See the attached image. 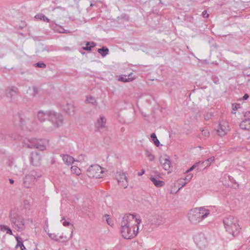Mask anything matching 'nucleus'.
I'll use <instances>...</instances> for the list:
<instances>
[{"label":"nucleus","mask_w":250,"mask_h":250,"mask_svg":"<svg viewBox=\"0 0 250 250\" xmlns=\"http://www.w3.org/2000/svg\"><path fill=\"white\" fill-rule=\"evenodd\" d=\"M135 215L132 214H125L123 217L121 222V233L122 236L127 239L135 236L139 229L138 225L141 220L135 218Z\"/></svg>","instance_id":"obj_1"},{"label":"nucleus","mask_w":250,"mask_h":250,"mask_svg":"<svg viewBox=\"0 0 250 250\" xmlns=\"http://www.w3.org/2000/svg\"><path fill=\"white\" fill-rule=\"evenodd\" d=\"M62 122L63 116L61 113L49 110L48 120L42 125V126L45 130L51 131L62 125Z\"/></svg>","instance_id":"obj_2"},{"label":"nucleus","mask_w":250,"mask_h":250,"mask_svg":"<svg viewBox=\"0 0 250 250\" xmlns=\"http://www.w3.org/2000/svg\"><path fill=\"white\" fill-rule=\"evenodd\" d=\"M238 219L232 215H228L223 220L224 228L226 231L235 236L239 233L241 228Z\"/></svg>","instance_id":"obj_3"},{"label":"nucleus","mask_w":250,"mask_h":250,"mask_svg":"<svg viewBox=\"0 0 250 250\" xmlns=\"http://www.w3.org/2000/svg\"><path fill=\"white\" fill-rule=\"evenodd\" d=\"M209 210L204 207L191 209L188 213V219L192 224H197L207 217Z\"/></svg>","instance_id":"obj_4"},{"label":"nucleus","mask_w":250,"mask_h":250,"mask_svg":"<svg viewBox=\"0 0 250 250\" xmlns=\"http://www.w3.org/2000/svg\"><path fill=\"white\" fill-rule=\"evenodd\" d=\"M9 219L12 227L18 231H22L25 230V222L22 216L16 212H11Z\"/></svg>","instance_id":"obj_5"},{"label":"nucleus","mask_w":250,"mask_h":250,"mask_svg":"<svg viewBox=\"0 0 250 250\" xmlns=\"http://www.w3.org/2000/svg\"><path fill=\"white\" fill-rule=\"evenodd\" d=\"M193 239L195 245L199 249L204 250L207 247L208 242L204 233H197L193 236Z\"/></svg>","instance_id":"obj_6"},{"label":"nucleus","mask_w":250,"mask_h":250,"mask_svg":"<svg viewBox=\"0 0 250 250\" xmlns=\"http://www.w3.org/2000/svg\"><path fill=\"white\" fill-rule=\"evenodd\" d=\"M23 146L29 148H37L40 150L45 149V146L42 144L41 141L34 138L24 140Z\"/></svg>","instance_id":"obj_7"},{"label":"nucleus","mask_w":250,"mask_h":250,"mask_svg":"<svg viewBox=\"0 0 250 250\" xmlns=\"http://www.w3.org/2000/svg\"><path fill=\"white\" fill-rule=\"evenodd\" d=\"M103 174L102 167L98 165H91L87 170V175L90 178H100Z\"/></svg>","instance_id":"obj_8"},{"label":"nucleus","mask_w":250,"mask_h":250,"mask_svg":"<svg viewBox=\"0 0 250 250\" xmlns=\"http://www.w3.org/2000/svg\"><path fill=\"white\" fill-rule=\"evenodd\" d=\"M35 172L31 171L29 174L25 176L23 179V186L26 188H29L32 185L35 178Z\"/></svg>","instance_id":"obj_9"},{"label":"nucleus","mask_w":250,"mask_h":250,"mask_svg":"<svg viewBox=\"0 0 250 250\" xmlns=\"http://www.w3.org/2000/svg\"><path fill=\"white\" fill-rule=\"evenodd\" d=\"M116 177L119 184L121 186L123 187L124 188H125L127 187L128 184L127 181V178L124 173H117L116 175Z\"/></svg>","instance_id":"obj_10"},{"label":"nucleus","mask_w":250,"mask_h":250,"mask_svg":"<svg viewBox=\"0 0 250 250\" xmlns=\"http://www.w3.org/2000/svg\"><path fill=\"white\" fill-rule=\"evenodd\" d=\"M30 155V161L31 164L35 166H39L41 160V156L40 154L37 152H31Z\"/></svg>","instance_id":"obj_11"},{"label":"nucleus","mask_w":250,"mask_h":250,"mask_svg":"<svg viewBox=\"0 0 250 250\" xmlns=\"http://www.w3.org/2000/svg\"><path fill=\"white\" fill-rule=\"evenodd\" d=\"M53 11L55 16L58 19L63 18L66 13V9L60 6L54 8Z\"/></svg>","instance_id":"obj_12"},{"label":"nucleus","mask_w":250,"mask_h":250,"mask_svg":"<svg viewBox=\"0 0 250 250\" xmlns=\"http://www.w3.org/2000/svg\"><path fill=\"white\" fill-rule=\"evenodd\" d=\"M229 130L228 123H223V124H220L219 128L217 129V131L219 135L221 136H224L226 134L227 132Z\"/></svg>","instance_id":"obj_13"},{"label":"nucleus","mask_w":250,"mask_h":250,"mask_svg":"<svg viewBox=\"0 0 250 250\" xmlns=\"http://www.w3.org/2000/svg\"><path fill=\"white\" fill-rule=\"evenodd\" d=\"M37 118L38 120L40 122H44V124L47 121L46 119L48 120L49 118V110L43 111L42 110H40L38 111Z\"/></svg>","instance_id":"obj_14"},{"label":"nucleus","mask_w":250,"mask_h":250,"mask_svg":"<svg viewBox=\"0 0 250 250\" xmlns=\"http://www.w3.org/2000/svg\"><path fill=\"white\" fill-rule=\"evenodd\" d=\"M106 122V120L105 117L103 115L101 116L95 124L96 127L98 130L101 128H104Z\"/></svg>","instance_id":"obj_15"},{"label":"nucleus","mask_w":250,"mask_h":250,"mask_svg":"<svg viewBox=\"0 0 250 250\" xmlns=\"http://www.w3.org/2000/svg\"><path fill=\"white\" fill-rule=\"evenodd\" d=\"M33 119V116L32 114L26 113L23 115L20 118V122L21 125L27 124L30 122L31 120Z\"/></svg>","instance_id":"obj_16"},{"label":"nucleus","mask_w":250,"mask_h":250,"mask_svg":"<svg viewBox=\"0 0 250 250\" xmlns=\"http://www.w3.org/2000/svg\"><path fill=\"white\" fill-rule=\"evenodd\" d=\"M160 163L162 165L164 169L166 170H169L170 167V161L169 158L161 157L160 159Z\"/></svg>","instance_id":"obj_17"},{"label":"nucleus","mask_w":250,"mask_h":250,"mask_svg":"<svg viewBox=\"0 0 250 250\" xmlns=\"http://www.w3.org/2000/svg\"><path fill=\"white\" fill-rule=\"evenodd\" d=\"M17 88L15 86H11L8 87L6 90V96L7 97L10 98V101L12 100V97L17 93Z\"/></svg>","instance_id":"obj_18"},{"label":"nucleus","mask_w":250,"mask_h":250,"mask_svg":"<svg viewBox=\"0 0 250 250\" xmlns=\"http://www.w3.org/2000/svg\"><path fill=\"white\" fill-rule=\"evenodd\" d=\"M150 221L152 224L160 225L163 223V218L162 216L156 214L151 217Z\"/></svg>","instance_id":"obj_19"},{"label":"nucleus","mask_w":250,"mask_h":250,"mask_svg":"<svg viewBox=\"0 0 250 250\" xmlns=\"http://www.w3.org/2000/svg\"><path fill=\"white\" fill-rule=\"evenodd\" d=\"M240 127L242 129L247 130L250 131V118H248L243 120L240 124Z\"/></svg>","instance_id":"obj_20"},{"label":"nucleus","mask_w":250,"mask_h":250,"mask_svg":"<svg viewBox=\"0 0 250 250\" xmlns=\"http://www.w3.org/2000/svg\"><path fill=\"white\" fill-rule=\"evenodd\" d=\"M64 110L69 115H73L75 112V106L72 103H67L64 107Z\"/></svg>","instance_id":"obj_21"},{"label":"nucleus","mask_w":250,"mask_h":250,"mask_svg":"<svg viewBox=\"0 0 250 250\" xmlns=\"http://www.w3.org/2000/svg\"><path fill=\"white\" fill-rule=\"evenodd\" d=\"M61 156L63 162L67 165H72L74 161V158L68 155L63 154Z\"/></svg>","instance_id":"obj_22"},{"label":"nucleus","mask_w":250,"mask_h":250,"mask_svg":"<svg viewBox=\"0 0 250 250\" xmlns=\"http://www.w3.org/2000/svg\"><path fill=\"white\" fill-rule=\"evenodd\" d=\"M25 168L24 167H21L20 166L15 165L13 167V172L16 175H21L24 173Z\"/></svg>","instance_id":"obj_23"},{"label":"nucleus","mask_w":250,"mask_h":250,"mask_svg":"<svg viewBox=\"0 0 250 250\" xmlns=\"http://www.w3.org/2000/svg\"><path fill=\"white\" fill-rule=\"evenodd\" d=\"M150 180L156 187L158 188L163 186L165 184L164 181L157 180L156 178L153 177H150Z\"/></svg>","instance_id":"obj_24"},{"label":"nucleus","mask_w":250,"mask_h":250,"mask_svg":"<svg viewBox=\"0 0 250 250\" xmlns=\"http://www.w3.org/2000/svg\"><path fill=\"white\" fill-rule=\"evenodd\" d=\"M98 52L101 54L103 57L107 55L109 53V49L106 46H103L98 49Z\"/></svg>","instance_id":"obj_25"},{"label":"nucleus","mask_w":250,"mask_h":250,"mask_svg":"<svg viewBox=\"0 0 250 250\" xmlns=\"http://www.w3.org/2000/svg\"><path fill=\"white\" fill-rule=\"evenodd\" d=\"M0 229L2 231H6L7 234H9L10 235H13V232L11 229L7 226L1 225L0 226Z\"/></svg>","instance_id":"obj_26"},{"label":"nucleus","mask_w":250,"mask_h":250,"mask_svg":"<svg viewBox=\"0 0 250 250\" xmlns=\"http://www.w3.org/2000/svg\"><path fill=\"white\" fill-rule=\"evenodd\" d=\"M214 161V157H211L207 159L204 161L200 162V165L206 166V167L209 166L211 163Z\"/></svg>","instance_id":"obj_27"},{"label":"nucleus","mask_w":250,"mask_h":250,"mask_svg":"<svg viewBox=\"0 0 250 250\" xmlns=\"http://www.w3.org/2000/svg\"><path fill=\"white\" fill-rule=\"evenodd\" d=\"M35 18L37 19H40L41 20H42L44 21H46L47 22H50L51 21L50 20L47 18L45 16H44L43 14H39L36 15L35 16Z\"/></svg>","instance_id":"obj_28"},{"label":"nucleus","mask_w":250,"mask_h":250,"mask_svg":"<svg viewBox=\"0 0 250 250\" xmlns=\"http://www.w3.org/2000/svg\"><path fill=\"white\" fill-rule=\"evenodd\" d=\"M95 46V43L94 42H86V46L83 47V49L86 51H90L92 47Z\"/></svg>","instance_id":"obj_29"},{"label":"nucleus","mask_w":250,"mask_h":250,"mask_svg":"<svg viewBox=\"0 0 250 250\" xmlns=\"http://www.w3.org/2000/svg\"><path fill=\"white\" fill-rule=\"evenodd\" d=\"M16 240L17 241V245L16 246L17 247H20L21 248V250H24L25 248L23 244V243L21 241V239L20 237L16 236Z\"/></svg>","instance_id":"obj_30"},{"label":"nucleus","mask_w":250,"mask_h":250,"mask_svg":"<svg viewBox=\"0 0 250 250\" xmlns=\"http://www.w3.org/2000/svg\"><path fill=\"white\" fill-rule=\"evenodd\" d=\"M86 102L88 103H91L93 105H97V102L95 98L91 96H88L87 97Z\"/></svg>","instance_id":"obj_31"},{"label":"nucleus","mask_w":250,"mask_h":250,"mask_svg":"<svg viewBox=\"0 0 250 250\" xmlns=\"http://www.w3.org/2000/svg\"><path fill=\"white\" fill-rule=\"evenodd\" d=\"M45 51H47V52H48V50H47L46 47L43 46V44H41L38 45V49H37L36 52V53H40Z\"/></svg>","instance_id":"obj_32"},{"label":"nucleus","mask_w":250,"mask_h":250,"mask_svg":"<svg viewBox=\"0 0 250 250\" xmlns=\"http://www.w3.org/2000/svg\"><path fill=\"white\" fill-rule=\"evenodd\" d=\"M150 137L153 141L154 144L157 146H158L160 145V142L158 140L157 136L155 133H152L151 134Z\"/></svg>","instance_id":"obj_33"},{"label":"nucleus","mask_w":250,"mask_h":250,"mask_svg":"<svg viewBox=\"0 0 250 250\" xmlns=\"http://www.w3.org/2000/svg\"><path fill=\"white\" fill-rule=\"evenodd\" d=\"M146 153L147 157H148L149 160L152 161L154 160L155 157L152 154L151 151L150 150H149L148 149L146 150Z\"/></svg>","instance_id":"obj_34"},{"label":"nucleus","mask_w":250,"mask_h":250,"mask_svg":"<svg viewBox=\"0 0 250 250\" xmlns=\"http://www.w3.org/2000/svg\"><path fill=\"white\" fill-rule=\"evenodd\" d=\"M192 174H188L185 177V178L183 180V181H185L184 184L183 185V186H184L187 183H188L192 179Z\"/></svg>","instance_id":"obj_35"},{"label":"nucleus","mask_w":250,"mask_h":250,"mask_svg":"<svg viewBox=\"0 0 250 250\" xmlns=\"http://www.w3.org/2000/svg\"><path fill=\"white\" fill-rule=\"evenodd\" d=\"M49 237L52 240H55L56 241H59L60 239L58 238V236L55 233H50L48 234Z\"/></svg>","instance_id":"obj_36"},{"label":"nucleus","mask_w":250,"mask_h":250,"mask_svg":"<svg viewBox=\"0 0 250 250\" xmlns=\"http://www.w3.org/2000/svg\"><path fill=\"white\" fill-rule=\"evenodd\" d=\"M34 65L35 67H38L42 68H44L46 66V65L44 62H41L35 63L34 64Z\"/></svg>","instance_id":"obj_37"},{"label":"nucleus","mask_w":250,"mask_h":250,"mask_svg":"<svg viewBox=\"0 0 250 250\" xmlns=\"http://www.w3.org/2000/svg\"><path fill=\"white\" fill-rule=\"evenodd\" d=\"M8 137H10L12 139H13L15 140H20L21 138V136L19 135H14L13 134H9L8 135Z\"/></svg>","instance_id":"obj_38"},{"label":"nucleus","mask_w":250,"mask_h":250,"mask_svg":"<svg viewBox=\"0 0 250 250\" xmlns=\"http://www.w3.org/2000/svg\"><path fill=\"white\" fill-rule=\"evenodd\" d=\"M72 171L76 173L77 175H79L80 174V169L79 168L76 166H72L71 167Z\"/></svg>","instance_id":"obj_39"},{"label":"nucleus","mask_w":250,"mask_h":250,"mask_svg":"<svg viewBox=\"0 0 250 250\" xmlns=\"http://www.w3.org/2000/svg\"><path fill=\"white\" fill-rule=\"evenodd\" d=\"M104 217L106 219V222L107 223V224L112 226V225H113V221L111 220V219L109 218V215H108V214H105L104 215Z\"/></svg>","instance_id":"obj_40"},{"label":"nucleus","mask_w":250,"mask_h":250,"mask_svg":"<svg viewBox=\"0 0 250 250\" xmlns=\"http://www.w3.org/2000/svg\"><path fill=\"white\" fill-rule=\"evenodd\" d=\"M200 165V162H199L198 163H195L189 169H188V170H187L186 172L188 173L192 170H193L196 167Z\"/></svg>","instance_id":"obj_41"},{"label":"nucleus","mask_w":250,"mask_h":250,"mask_svg":"<svg viewBox=\"0 0 250 250\" xmlns=\"http://www.w3.org/2000/svg\"><path fill=\"white\" fill-rule=\"evenodd\" d=\"M213 116V114L212 113H207L205 115V119L206 120H208L210 119Z\"/></svg>","instance_id":"obj_42"},{"label":"nucleus","mask_w":250,"mask_h":250,"mask_svg":"<svg viewBox=\"0 0 250 250\" xmlns=\"http://www.w3.org/2000/svg\"><path fill=\"white\" fill-rule=\"evenodd\" d=\"M126 75H125L124 76H122L120 77V78L119 79V80L123 82H129V80L130 79L129 78H128L127 79L126 78Z\"/></svg>","instance_id":"obj_43"},{"label":"nucleus","mask_w":250,"mask_h":250,"mask_svg":"<svg viewBox=\"0 0 250 250\" xmlns=\"http://www.w3.org/2000/svg\"><path fill=\"white\" fill-rule=\"evenodd\" d=\"M201 131H202V133L203 136L205 137L208 136L209 133L208 130L205 129H201Z\"/></svg>","instance_id":"obj_44"},{"label":"nucleus","mask_w":250,"mask_h":250,"mask_svg":"<svg viewBox=\"0 0 250 250\" xmlns=\"http://www.w3.org/2000/svg\"><path fill=\"white\" fill-rule=\"evenodd\" d=\"M224 176L225 178L228 179V180H229L230 181L232 182L233 181V178L232 177L230 176L229 175L225 174Z\"/></svg>","instance_id":"obj_45"},{"label":"nucleus","mask_w":250,"mask_h":250,"mask_svg":"<svg viewBox=\"0 0 250 250\" xmlns=\"http://www.w3.org/2000/svg\"><path fill=\"white\" fill-rule=\"evenodd\" d=\"M240 107V104H232V110H235V108L237 109Z\"/></svg>","instance_id":"obj_46"},{"label":"nucleus","mask_w":250,"mask_h":250,"mask_svg":"<svg viewBox=\"0 0 250 250\" xmlns=\"http://www.w3.org/2000/svg\"><path fill=\"white\" fill-rule=\"evenodd\" d=\"M202 16L204 17V18H208V16H209V15L207 13V12L206 10H204L203 12H202Z\"/></svg>","instance_id":"obj_47"},{"label":"nucleus","mask_w":250,"mask_h":250,"mask_svg":"<svg viewBox=\"0 0 250 250\" xmlns=\"http://www.w3.org/2000/svg\"><path fill=\"white\" fill-rule=\"evenodd\" d=\"M70 224V222H68L66 220H64L63 222H62V225L65 226V227H68L69 225Z\"/></svg>","instance_id":"obj_48"},{"label":"nucleus","mask_w":250,"mask_h":250,"mask_svg":"<svg viewBox=\"0 0 250 250\" xmlns=\"http://www.w3.org/2000/svg\"><path fill=\"white\" fill-rule=\"evenodd\" d=\"M145 172V170L144 169H142L141 171L140 172H139L138 173V175L139 176H142V175H143Z\"/></svg>","instance_id":"obj_49"},{"label":"nucleus","mask_w":250,"mask_h":250,"mask_svg":"<svg viewBox=\"0 0 250 250\" xmlns=\"http://www.w3.org/2000/svg\"><path fill=\"white\" fill-rule=\"evenodd\" d=\"M33 89L34 95L37 94V93H38V88L37 87H36V86H33Z\"/></svg>","instance_id":"obj_50"},{"label":"nucleus","mask_w":250,"mask_h":250,"mask_svg":"<svg viewBox=\"0 0 250 250\" xmlns=\"http://www.w3.org/2000/svg\"><path fill=\"white\" fill-rule=\"evenodd\" d=\"M245 117H248V118H250V111H247L245 113L244 115Z\"/></svg>","instance_id":"obj_51"},{"label":"nucleus","mask_w":250,"mask_h":250,"mask_svg":"<svg viewBox=\"0 0 250 250\" xmlns=\"http://www.w3.org/2000/svg\"><path fill=\"white\" fill-rule=\"evenodd\" d=\"M249 96L248 94H245L244 96L243 97V100H247L249 98Z\"/></svg>","instance_id":"obj_52"},{"label":"nucleus","mask_w":250,"mask_h":250,"mask_svg":"<svg viewBox=\"0 0 250 250\" xmlns=\"http://www.w3.org/2000/svg\"><path fill=\"white\" fill-rule=\"evenodd\" d=\"M246 137V138L247 139H249L250 138V133H248V134L244 135Z\"/></svg>","instance_id":"obj_53"},{"label":"nucleus","mask_w":250,"mask_h":250,"mask_svg":"<svg viewBox=\"0 0 250 250\" xmlns=\"http://www.w3.org/2000/svg\"><path fill=\"white\" fill-rule=\"evenodd\" d=\"M9 182H10L11 184H14V180H13V179H9Z\"/></svg>","instance_id":"obj_54"},{"label":"nucleus","mask_w":250,"mask_h":250,"mask_svg":"<svg viewBox=\"0 0 250 250\" xmlns=\"http://www.w3.org/2000/svg\"><path fill=\"white\" fill-rule=\"evenodd\" d=\"M184 182H182V183H180L181 185H182V187H183V185L184 184Z\"/></svg>","instance_id":"obj_55"},{"label":"nucleus","mask_w":250,"mask_h":250,"mask_svg":"<svg viewBox=\"0 0 250 250\" xmlns=\"http://www.w3.org/2000/svg\"><path fill=\"white\" fill-rule=\"evenodd\" d=\"M2 139L5 140L6 139V136L2 137Z\"/></svg>","instance_id":"obj_56"},{"label":"nucleus","mask_w":250,"mask_h":250,"mask_svg":"<svg viewBox=\"0 0 250 250\" xmlns=\"http://www.w3.org/2000/svg\"><path fill=\"white\" fill-rule=\"evenodd\" d=\"M72 235H73V231H72L71 233V235H70L71 237L72 236Z\"/></svg>","instance_id":"obj_57"},{"label":"nucleus","mask_w":250,"mask_h":250,"mask_svg":"<svg viewBox=\"0 0 250 250\" xmlns=\"http://www.w3.org/2000/svg\"><path fill=\"white\" fill-rule=\"evenodd\" d=\"M59 237H60V238L62 239V238L63 236H60Z\"/></svg>","instance_id":"obj_58"},{"label":"nucleus","mask_w":250,"mask_h":250,"mask_svg":"<svg viewBox=\"0 0 250 250\" xmlns=\"http://www.w3.org/2000/svg\"><path fill=\"white\" fill-rule=\"evenodd\" d=\"M28 221H30L31 222H32V220L31 219H28Z\"/></svg>","instance_id":"obj_59"},{"label":"nucleus","mask_w":250,"mask_h":250,"mask_svg":"<svg viewBox=\"0 0 250 250\" xmlns=\"http://www.w3.org/2000/svg\"><path fill=\"white\" fill-rule=\"evenodd\" d=\"M232 113H235V112H234V110H233V111H232Z\"/></svg>","instance_id":"obj_60"},{"label":"nucleus","mask_w":250,"mask_h":250,"mask_svg":"<svg viewBox=\"0 0 250 250\" xmlns=\"http://www.w3.org/2000/svg\"><path fill=\"white\" fill-rule=\"evenodd\" d=\"M26 202H27V201H25L24 203L25 204Z\"/></svg>","instance_id":"obj_61"},{"label":"nucleus","mask_w":250,"mask_h":250,"mask_svg":"<svg viewBox=\"0 0 250 250\" xmlns=\"http://www.w3.org/2000/svg\"><path fill=\"white\" fill-rule=\"evenodd\" d=\"M250 145V141L248 143Z\"/></svg>","instance_id":"obj_62"},{"label":"nucleus","mask_w":250,"mask_h":250,"mask_svg":"<svg viewBox=\"0 0 250 250\" xmlns=\"http://www.w3.org/2000/svg\"><path fill=\"white\" fill-rule=\"evenodd\" d=\"M85 250H87V249H85Z\"/></svg>","instance_id":"obj_63"}]
</instances>
